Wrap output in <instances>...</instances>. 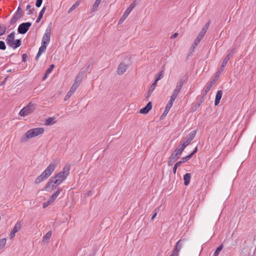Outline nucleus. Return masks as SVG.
Wrapping results in <instances>:
<instances>
[{
    "label": "nucleus",
    "instance_id": "36",
    "mask_svg": "<svg viewBox=\"0 0 256 256\" xmlns=\"http://www.w3.org/2000/svg\"><path fill=\"white\" fill-rule=\"evenodd\" d=\"M6 30V28L4 26L0 25V36L3 35Z\"/></svg>",
    "mask_w": 256,
    "mask_h": 256
},
{
    "label": "nucleus",
    "instance_id": "39",
    "mask_svg": "<svg viewBox=\"0 0 256 256\" xmlns=\"http://www.w3.org/2000/svg\"><path fill=\"white\" fill-rule=\"evenodd\" d=\"M159 209H160V208H155V210H154V214H153L152 216V220H153L156 218V216L157 215L158 212L159 210Z\"/></svg>",
    "mask_w": 256,
    "mask_h": 256
},
{
    "label": "nucleus",
    "instance_id": "51",
    "mask_svg": "<svg viewBox=\"0 0 256 256\" xmlns=\"http://www.w3.org/2000/svg\"><path fill=\"white\" fill-rule=\"evenodd\" d=\"M197 150H198V148L196 147L195 148V149L193 151V152L192 154H189L188 156H191V158H192V156L197 152Z\"/></svg>",
    "mask_w": 256,
    "mask_h": 256
},
{
    "label": "nucleus",
    "instance_id": "49",
    "mask_svg": "<svg viewBox=\"0 0 256 256\" xmlns=\"http://www.w3.org/2000/svg\"><path fill=\"white\" fill-rule=\"evenodd\" d=\"M18 20L13 16L11 20V24H14Z\"/></svg>",
    "mask_w": 256,
    "mask_h": 256
},
{
    "label": "nucleus",
    "instance_id": "15",
    "mask_svg": "<svg viewBox=\"0 0 256 256\" xmlns=\"http://www.w3.org/2000/svg\"><path fill=\"white\" fill-rule=\"evenodd\" d=\"M128 68V65L124 63H120L117 68V73L119 75L122 74Z\"/></svg>",
    "mask_w": 256,
    "mask_h": 256
},
{
    "label": "nucleus",
    "instance_id": "29",
    "mask_svg": "<svg viewBox=\"0 0 256 256\" xmlns=\"http://www.w3.org/2000/svg\"><path fill=\"white\" fill-rule=\"evenodd\" d=\"M51 236H52L51 231H49V232H47L46 234V235L44 236L42 241L44 242H48V240H49V239L51 237Z\"/></svg>",
    "mask_w": 256,
    "mask_h": 256
},
{
    "label": "nucleus",
    "instance_id": "57",
    "mask_svg": "<svg viewBox=\"0 0 256 256\" xmlns=\"http://www.w3.org/2000/svg\"><path fill=\"white\" fill-rule=\"evenodd\" d=\"M26 54H24L22 55V58H23V60H24V58H25V57H26Z\"/></svg>",
    "mask_w": 256,
    "mask_h": 256
},
{
    "label": "nucleus",
    "instance_id": "10",
    "mask_svg": "<svg viewBox=\"0 0 256 256\" xmlns=\"http://www.w3.org/2000/svg\"><path fill=\"white\" fill-rule=\"evenodd\" d=\"M184 244V241L183 240H178L170 256H178V252L182 248Z\"/></svg>",
    "mask_w": 256,
    "mask_h": 256
},
{
    "label": "nucleus",
    "instance_id": "27",
    "mask_svg": "<svg viewBox=\"0 0 256 256\" xmlns=\"http://www.w3.org/2000/svg\"><path fill=\"white\" fill-rule=\"evenodd\" d=\"M80 3V0L77 1L73 6H71V8L68 10V13L70 14L72 12L76 7H78Z\"/></svg>",
    "mask_w": 256,
    "mask_h": 256
},
{
    "label": "nucleus",
    "instance_id": "50",
    "mask_svg": "<svg viewBox=\"0 0 256 256\" xmlns=\"http://www.w3.org/2000/svg\"><path fill=\"white\" fill-rule=\"evenodd\" d=\"M18 20L13 16L11 20V24H14Z\"/></svg>",
    "mask_w": 256,
    "mask_h": 256
},
{
    "label": "nucleus",
    "instance_id": "5",
    "mask_svg": "<svg viewBox=\"0 0 256 256\" xmlns=\"http://www.w3.org/2000/svg\"><path fill=\"white\" fill-rule=\"evenodd\" d=\"M52 24L50 23L46 28L44 34L42 36V44L48 46L51 36Z\"/></svg>",
    "mask_w": 256,
    "mask_h": 256
},
{
    "label": "nucleus",
    "instance_id": "32",
    "mask_svg": "<svg viewBox=\"0 0 256 256\" xmlns=\"http://www.w3.org/2000/svg\"><path fill=\"white\" fill-rule=\"evenodd\" d=\"M78 88V87L72 84L70 88V90L68 92L67 94H68V96H72Z\"/></svg>",
    "mask_w": 256,
    "mask_h": 256
},
{
    "label": "nucleus",
    "instance_id": "24",
    "mask_svg": "<svg viewBox=\"0 0 256 256\" xmlns=\"http://www.w3.org/2000/svg\"><path fill=\"white\" fill-rule=\"evenodd\" d=\"M190 158H191V156H188L186 157H183L182 158V159L180 161L176 162V164H177V165H178L180 166L181 165V164L186 162Z\"/></svg>",
    "mask_w": 256,
    "mask_h": 256
},
{
    "label": "nucleus",
    "instance_id": "6",
    "mask_svg": "<svg viewBox=\"0 0 256 256\" xmlns=\"http://www.w3.org/2000/svg\"><path fill=\"white\" fill-rule=\"evenodd\" d=\"M35 108V104L32 102H30L26 106L24 107L20 110L19 114L20 116H28L29 114L32 112L34 110Z\"/></svg>",
    "mask_w": 256,
    "mask_h": 256
},
{
    "label": "nucleus",
    "instance_id": "18",
    "mask_svg": "<svg viewBox=\"0 0 256 256\" xmlns=\"http://www.w3.org/2000/svg\"><path fill=\"white\" fill-rule=\"evenodd\" d=\"M47 46H48L46 45L42 44L40 47L39 48L38 52L36 56V60H38L41 54L46 51Z\"/></svg>",
    "mask_w": 256,
    "mask_h": 256
},
{
    "label": "nucleus",
    "instance_id": "44",
    "mask_svg": "<svg viewBox=\"0 0 256 256\" xmlns=\"http://www.w3.org/2000/svg\"><path fill=\"white\" fill-rule=\"evenodd\" d=\"M172 104H173L172 103L168 102L166 108L167 110H170V108H172Z\"/></svg>",
    "mask_w": 256,
    "mask_h": 256
},
{
    "label": "nucleus",
    "instance_id": "25",
    "mask_svg": "<svg viewBox=\"0 0 256 256\" xmlns=\"http://www.w3.org/2000/svg\"><path fill=\"white\" fill-rule=\"evenodd\" d=\"M196 134V130H192L190 133H189L188 135L187 136V137H186V138L191 142L195 137Z\"/></svg>",
    "mask_w": 256,
    "mask_h": 256
},
{
    "label": "nucleus",
    "instance_id": "1",
    "mask_svg": "<svg viewBox=\"0 0 256 256\" xmlns=\"http://www.w3.org/2000/svg\"><path fill=\"white\" fill-rule=\"evenodd\" d=\"M70 167L69 166H66L62 169V170L58 173L54 177L50 178V181L47 184L46 187V190L47 191L54 190L56 186L62 184L65 180L70 174Z\"/></svg>",
    "mask_w": 256,
    "mask_h": 256
},
{
    "label": "nucleus",
    "instance_id": "9",
    "mask_svg": "<svg viewBox=\"0 0 256 256\" xmlns=\"http://www.w3.org/2000/svg\"><path fill=\"white\" fill-rule=\"evenodd\" d=\"M62 190V188H59L57 190V191L54 193L47 202H44L42 204L43 208H45L49 205L52 204L56 200V199L57 198L58 196L60 194Z\"/></svg>",
    "mask_w": 256,
    "mask_h": 256
},
{
    "label": "nucleus",
    "instance_id": "2",
    "mask_svg": "<svg viewBox=\"0 0 256 256\" xmlns=\"http://www.w3.org/2000/svg\"><path fill=\"white\" fill-rule=\"evenodd\" d=\"M44 130L42 128H36L28 130L20 138V142H27L28 139L34 138L44 132Z\"/></svg>",
    "mask_w": 256,
    "mask_h": 256
},
{
    "label": "nucleus",
    "instance_id": "31",
    "mask_svg": "<svg viewBox=\"0 0 256 256\" xmlns=\"http://www.w3.org/2000/svg\"><path fill=\"white\" fill-rule=\"evenodd\" d=\"M158 82L156 80H154V82L152 83V84L150 86L148 90V93L150 94L155 89Z\"/></svg>",
    "mask_w": 256,
    "mask_h": 256
},
{
    "label": "nucleus",
    "instance_id": "8",
    "mask_svg": "<svg viewBox=\"0 0 256 256\" xmlns=\"http://www.w3.org/2000/svg\"><path fill=\"white\" fill-rule=\"evenodd\" d=\"M136 1H134L128 6V8L126 10V11L124 12L122 16L120 18V20H119L118 24H122L126 18L128 14L130 13V12L136 6Z\"/></svg>",
    "mask_w": 256,
    "mask_h": 256
},
{
    "label": "nucleus",
    "instance_id": "16",
    "mask_svg": "<svg viewBox=\"0 0 256 256\" xmlns=\"http://www.w3.org/2000/svg\"><path fill=\"white\" fill-rule=\"evenodd\" d=\"M83 75H84V73L82 72H80L79 74H78L76 76V79L74 80V82L73 84L75 86L78 87L80 86V84L82 80Z\"/></svg>",
    "mask_w": 256,
    "mask_h": 256
},
{
    "label": "nucleus",
    "instance_id": "43",
    "mask_svg": "<svg viewBox=\"0 0 256 256\" xmlns=\"http://www.w3.org/2000/svg\"><path fill=\"white\" fill-rule=\"evenodd\" d=\"M42 0H36V5L37 7H40L42 5Z\"/></svg>",
    "mask_w": 256,
    "mask_h": 256
},
{
    "label": "nucleus",
    "instance_id": "26",
    "mask_svg": "<svg viewBox=\"0 0 256 256\" xmlns=\"http://www.w3.org/2000/svg\"><path fill=\"white\" fill-rule=\"evenodd\" d=\"M22 226V222L20 221H18L15 224L12 230L18 232L20 230Z\"/></svg>",
    "mask_w": 256,
    "mask_h": 256
},
{
    "label": "nucleus",
    "instance_id": "17",
    "mask_svg": "<svg viewBox=\"0 0 256 256\" xmlns=\"http://www.w3.org/2000/svg\"><path fill=\"white\" fill-rule=\"evenodd\" d=\"M190 142H191L190 140H188L186 138H185L181 140L178 146L183 150H184L185 148L188 146Z\"/></svg>",
    "mask_w": 256,
    "mask_h": 256
},
{
    "label": "nucleus",
    "instance_id": "19",
    "mask_svg": "<svg viewBox=\"0 0 256 256\" xmlns=\"http://www.w3.org/2000/svg\"><path fill=\"white\" fill-rule=\"evenodd\" d=\"M152 108V104L151 102H149L144 108H142L140 110V114H146Z\"/></svg>",
    "mask_w": 256,
    "mask_h": 256
},
{
    "label": "nucleus",
    "instance_id": "56",
    "mask_svg": "<svg viewBox=\"0 0 256 256\" xmlns=\"http://www.w3.org/2000/svg\"><path fill=\"white\" fill-rule=\"evenodd\" d=\"M30 8H31V6H30V4H28V5L26 6V10H28V9H30Z\"/></svg>",
    "mask_w": 256,
    "mask_h": 256
},
{
    "label": "nucleus",
    "instance_id": "3",
    "mask_svg": "<svg viewBox=\"0 0 256 256\" xmlns=\"http://www.w3.org/2000/svg\"><path fill=\"white\" fill-rule=\"evenodd\" d=\"M56 168V164L52 162L46 168L42 173L35 180L36 184H40L42 181L48 178L53 172Z\"/></svg>",
    "mask_w": 256,
    "mask_h": 256
},
{
    "label": "nucleus",
    "instance_id": "35",
    "mask_svg": "<svg viewBox=\"0 0 256 256\" xmlns=\"http://www.w3.org/2000/svg\"><path fill=\"white\" fill-rule=\"evenodd\" d=\"M163 72L164 70H162L156 76V80L158 82L163 77Z\"/></svg>",
    "mask_w": 256,
    "mask_h": 256
},
{
    "label": "nucleus",
    "instance_id": "37",
    "mask_svg": "<svg viewBox=\"0 0 256 256\" xmlns=\"http://www.w3.org/2000/svg\"><path fill=\"white\" fill-rule=\"evenodd\" d=\"M176 160L174 159V158L171 157L170 156L168 161V165L169 166H171L173 164Z\"/></svg>",
    "mask_w": 256,
    "mask_h": 256
},
{
    "label": "nucleus",
    "instance_id": "34",
    "mask_svg": "<svg viewBox=\"0 0 256 256\" xmlns=\"http://www.w3.org/2000/svg\"><path fill=\"white\" fill-rule=\"evenodd\" d=\"M223 246L222 245H220V246H218L216 250L214 253V256H218L220 252L222 249Z\"/></svg>",
    "mask_w": 256,
    "mask_h": 256
},
{
    "label": "nucleus",
    "instance_id": "23",
    "mask_svg": "<svg viewBox=\"0 0 256 256\" xmlns=\"http://www.w3.org/2000/svg\"><path fill=\"white\" fill-rule=\"evenodd\" d=\"M54 68V64H52L50 66V68L46 70V74L43 77L42 80H46L48 77L49 74L51 73Z\"/></svg>",
    "mask_w": 256,
    "mask_h": 256
},
{
    "label": "nucleus",
    "instance_id": "55",
    "mask_svg": "<svg viewBox=\"0 0 256 256\" xmlns=\"http://www.w3.org/2000/svg\"><path fill=\"white\" fill-rule=\"evenodd\" d=\"M14 17H15V18H16L17 20H18L19 18H21V17H20V16H17V15L15 14H14Z\"/></svg>",
    "mask_w": 256,
    "mask_h": 256
},
{
    "label": "nucleus",
    "instance_id": "20",
    "mask_svg": "<svg viewBox=\"0 0 256 256\" xmlns=\"http://www.w3.org/2000/svg\"><path fill=\"white\" fill-rule=\"evenodd\" d=\"M222 92L221 90H219L217 92L216 98H215V101H214V105L217 106L220 103V100L222 97Z\"/></svg>",
    "mask_w": 256,
    "mask_h": 256
},
{
    "label": "nucleus",
    "instance_id": "46",
    "mask_svg": "<svg viewBox=\"0 0 256 256\" xmlns=\"http://www.w3.org/2000/svg\"><path fill=\"white\" fill-rule=\"evenodd\" d=\"M16 232L14 231V230H12V232H10V238L12 239L13 238L14 236H15V234Z\"/></svg>",
    "mask_w": 256,
    "mask_h": 256
},
{
    "label": "nucleus",
    "instance_id": "33",
    "mask_svg": "<svg viewBox=\"0 0 256 256\" xmlns=\"http://www.w3.org/2000/svg\"><path fill=\"white\" fill-rule=\"evenodd\" d=\"M6 240L5 238H2L0 240V250H2L4 248L6 244Z\"/></svg>",
    "mask_w": 256,
    "mask_h": 256
},
{
    "label": "nucleus",
    "instance_id": "38",
    "mask_svg": "<svg viewBox=\"0 0 256 256\" xmlns=\"http://www.w3.org/2000/svg\"><path fill=\"white\" fill-rule=\"evenodd\" d=\"M22 9L20 7H18V10H17L16 12L15 13V14H16L17 16H18L20 17H21L22 15Z\"/></svg>",
    "mask_w": 256,
    "mask_h": 256
},
{
    "label": "nucleus",
    "instance_id": "52",
    "mask_svg": "<svg viewBox=\"0 0 256 256\" xmlns=\"http://www.w3.org/2000/svg\"><path fill=\"white\" fill-rule=\"evenodd\" d=\"M178 36V34L175 33L171 36V38H176Z\"/></svg>",
    "mask_w": 256,
    "mask_h": 256
},
{
    "label": "nucleus",
    "instance_id": "13",
    "mask_svg": "<svg viewBox=\"0 0 256 256\" xmlns=\"http://www.w3.org/2000/svg\"><path fill=\"white\" fill-rule=\"evenodd\" d=\"M236 48H233L231 52L228 54V56L224 58L222 62V67L224 68L226 65L228 61L232 58L234 53L235 52Z\"/></svg>",
    "mask_w": 256,
    "mask_h": 256
},
{
    "label": "nucleus",
    "instance_id": "14",
    "mask_svg": "<svg viewBox=\"0 0 256 256\" xmlns=\"http://www.w3.org/2000/svg\"><path fill=\"white\" fill-rule=\"evenodd\" d=\"M183 150H184L178 146L177 148L174 150L170 156L177 160L180 156Z\"/></svg>",
    "mask_w": 256,
    "mask_h": 256
},
{
    "label": "nucleus",
    "instance_id": "30",
    "mask_svg": "<svg viewBox=\"0 0 256 256\" xmlns=\"http://www.w3.org/2000/svg\"><path fill=\"white\" fill-rule=\"evenodd\" d=\"M56 122L55 119L53 118H50L46 120L45 124L51 125L53 124Z\"/></svg>",
    "mask_w": 256,
    "mask_h": 256
},
{
    "label": "nucleus",
    "instance_id": "45",
    "mask_svg": "<svg viewBox=\"0 0 256 256\" xmlns=\"http://www.w3.org/2000/svg\"><path fill=\"white\" fill-rule=\"evenodd\" d=\"M179 166L178 165H177L176 164L173 168V172L174 174H175L176 172V170H177V168Z\"/></svg>",
    "mask_w": 256,
    "mask_h": 256
},
{
    "label": "nucleus",
    "instance_id": "28",
    "mask_svg": "<svg viewBox=\"0 0 256 256\" xmlns=\"http://www.w3.org/2000/svg\"><path fill=\"white\" fill-rule=\"evenodd\" d=\"M101 0H96L92 6V12H95L96 10H98V6Z\"/></svg>",
    "mask_w": 256,
    "mask_h": 256
},
{
    "label": "nucleus",
    "instance_id": "11",
    "mask_svg": "<svg viewBox=\"0 0 256 256\" xmlns=\"http://www.w3.org/2000/svg\"><path fill=\"white\" fill-rule=\"evenodd\" d=\"M32 24L30 22H24L20 24L18 28V32L20 34H26L31 26Z\"/></svg>",
    "mask_w": 256,
    "mask_h": 256
},
{
    "label": "nucleus",
    "instance_id": "54",
    "mask_svg": "<svg viewBox=\"0 0 256 256\" xmlns=\"http://www.w3.org/2000/svg\"><path fill=\"white\" fill-rule=\"evenodd\" d=\"M42 18V17L38 16V17L36 19V22H38Z\"/></svg>",
    "mask_w": 256,
    "mask_h": 256
},
{
    "label": "nucleus",
    "instance_id": "12",
    "mask_svg": "<svg viewBox=\"0 0 256 256\" xmlns=\"http://www.w3.org/2000/svg\"><path fill=\"white\" fill-rule=\"evenodd\" d=\"M184 84V81L183 80H180L176 84V88L173 91L172 94L177 96L180 91V90L182 86V85Z\"/></svg>",
    "mask_w": 256,
    "mask_h": 256
},
{
    "label": "nucleus",
    "instance_id": "21",
    "mask_svg": "<svg viewBox=\"0 0 256 256\" xmlns=\"http://www.w3.org/2000/svg\"><path fill=\"white\" fill-rule=\"evenodd\" d=\"M216 82V80L214 79L212 80L210 82H208L206 87L205 90H204V95L206 96L208 92L210 90L214 84Z\"/></svg>",
    "mask_w": 256,
    "mask_h": 256
},
{
    "label": "nucleus",
    "instance_id": "42",
    "mask_svg": "<svg viewBox=\"0 0 256 256\" xmlns=\"http://www.w3.org/2000/svg\"><path fill=\"white\" fill-rule=\"evenodd\" d=\"M46 8V7H45V6H44V7L42 8V10H40V14H39V16H41V17H42L43 14H44V12H45Z\"/></svg>",
    "mask_w": 256,
    "mask_h": 256
},
{
    "label": "nucleus",
    "instance_id": "22",
    "mask_svg": "<svg viewBox=\"0 0 256 256\" xmlns=\"http://www.w3.org/2000/svg\"><path fill=\"white\" fill-rule=\"evenodd\" d=\"M191 178V174L190 173H186L184 176V184L188 186L190 182Z\"/></svg>",
    "mask_w": 256,
    "mask_h": 256
},
{
    "label": "nucleus",
    "instance_id": "53",
    "mask_svg": "<svg viewBox=\"0 0 256 256\" xmlns=\"http://www.w3.org/2000/svg\"><path fill=\"white\" fill-rule=\"evenodd\" d=\"M70 96H68V94H67L64 98V100H68Z\"/></svg>",
    "mask_w": 256,
    "mask_h": 256
},
{
    "label": "nucleus",
    "instance_id": "40",
    "mask_svg": "<svg viewBox=\"0 0 256 256\" xmlns=\"http://www.w3.org/2000/svg\"><path fill=\"white\" fill-rule=\"evenodd\" d=\"M6 48V46L3 41H0V50H4Z\"/></svg>",
    "mask_w": 256,
    "mask_h": 256
},
{
    "label": "nucleus",
    "instance_id": "7",
    "mask_svg": "<svg viewBox=\"0 0 256 256\" xmlns=\"http://www.w3.org/2000/svg\"><path fill=\"white\" fill-rule=\"evenodd\" d=\"M210 24V22H208L202 28L201 31L198 34L196 38L194 40V46H196L200 42V41L202 40L205 34L206 33L209 26Z\"/></svg>",
    "mask_w": 256,
    "mask_h": 256
},
{
    "label": "nucleus",
    "instance_id": "48",
    "mask_svg": "<svg viewBox=\"0 0 256 256\" xmlns=\"http://www.w3.org/2000/svg\"><path fill=\"white\" fill-rule=\"evenodd\" d=\"M169 110H167L166 108L165 110H164V113L162 115V116H166L168 114V112Z\"/></svg>",
    "mask_w": 256,
    "mask_h": 256
},
{
    "label": "nucleus",
    "instance_id": "4",
    "mask_svg": "<svg viewBox=\"0 0 256 256\" xmlns=\"http://www.w3.org/2000/svg\"><path fill=\"white\" fill-rule=\"evenodd\" d=\"M6 43L13 48H16L20 46L21 42L20 40H14V32H12L6 39Z\"/></svg>",
    "mask_w": 256,
    "mask_h": 256
},
{
    "label": "nucleus",
    "instance_id": "41",
    "mask_svg": "<svg viewBox=\"0 0 256 256\" xmlns=\"http://www.w3.org/2000/svg\"><path fill=\"white\" fill-rule=\"evenodd\" d=\"M176 97L177 96L172 94L170 96V100L168 102H171L173 104V103Z\"/></svg>",
    "mask_w": 256,
    "mask_h": 256
},
{
    "label": "nucleus",
    "instance_id": "47",
    "mask_svg": "<svg viewBox=\"0 0 256 256\" xmlns=\"http://www.w3.org/2000/svg\"><path fill=\"white\" fill-rule=\"evenodd\" d=\"M224 68H222V66L218 70L216 75L218 76H219L220 74L223 71Z\"/></svg>",
    "mask_w": 256,
    "mask_h": 256
}]
</instances>
